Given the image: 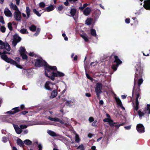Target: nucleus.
Returning a JSON list of instances; mask_svg holds the SVG:
<instances>
[{
	"label": "nucleus",
	"instance_id": "f257e3e1",
	"mask_svg": "<svg viewBox=\"0 0 150 150\" xmlns=\"http://www.w3.org/2000/svg\"><path fill=\"white\" fill-rule=\"evenodd\" d=\"M134 79V88L136 86V81H137L138 86L136 89L137 90L140 89V86L143 83V79L142 78L143 75V67L141 66L140 63H138L135 66Z\"/></svg>",
	"mask_w": 150,
	"mask_h": 150
},
{
	"label": "nucleus",
	"instance_id": "f03ea898",
	"mask_svg": "<svg viewBox=\"0 0 150 150\" xmlns=\"http://www.w3.org/2000/svg\"><path fill=\"white\" fill-rule=\"evenodd\" d=\"M35 67H39L44 66L45 70V76L47 73H50V70H57V68L55 66H51L49 65L42 58L37 59L35 64Z\"/></svg>",
	"mask_w": 150,
	"mask_h": 150
},
{
	"label": "nucleus",
	"instance_id": "7ed1b4c3",
	"mask_svg": "<svg viewBox=\"0 0 150 150\" xmlns=\"http://www.w3.org/2000/svg\"><path fill=\"white\" fill-rule=\"evenodd\" d=\"M65 76L64 73L60 71L57 70H50V73H46L45 76L52 81H54V80L55 77H62Z\"/></svg>",
	"mask_w": 150,
	"mask_h": 150
},
{
	"label": "nucleus",
	"instance_id": "20e7f679",
	"mask_svg": "<svg viewBox=\"0 0 150 150\" xmlns=\"http://www.w3.org/2000/svg\"><path fill=\"white\" fill-rule=\"evenodd\" d=\"M1 57L7 63L15 65L17 67L20 69L22 68V67L21 65H18L16 61L13 60L11 58H8L6 55L1 54Z\"/></svg>",
	"mask_w": 150,
	"mask_h": 150
},
{
	"label": "nucleus",
	"instance_id": "39448f33",
	"mask_svg": "<svg viewBox=\"0 0 150 150\" xmlns=\"http://www.w3.org/2000/svg\"><path fill=\"white\" fill-rule=\"evenodd\" d=\"M69 16L72 17L75 21L78 20V14L77 13V9L74 8H71Z\"/></svg>",
	"mask_w": 150,
	"mask_h": 150
},
{
	"label": "nucleus",
	"instance_id": "423d86ee",
	"mask_svg": "<svg viewBox=\"0 0 150 150\" xmlns=\"http://www.w3.org/2000/svg\"><path fill=\"white\" fill-rule=\"evenodd\" d=\"M140 89L139 90H137V89H135L134 87H133V91L132 92V96L133 97L134 96H136V101L139 102L138 98H139V99L141 98L140 96Z\"/></svg>",
	"mask_w": 150,
	"mask_h": 150
},
{
	"label": "nucleus",
	"instance_id": "0eeeda50",
	"mask_svg": "<svg viewBox=\"0 0 150 150\" xmlns=\"http://www.w3.org/2000/svg\"><path fill=\"white\" fill-rule=\"evenodd\" d=\"M13 15L14 18L16 21H20L21 20L22 17L21 13L20 11H15Z\"/></svg>",
	"mask_w": 150,
	"mask_h": 150
},
{
	"label": "nucleus",
	"instance_id": "6e6552de",
	"mask_svg": "<svg viewBox=\"0 0 150 150\" xmlns=\"http://www.w3.org/2000/svg\"><path fill=\"white\" fill-rule=\"evenodd\" d=\"M136 129L139 133H142L145 132L144 127L143 125L141 124H139L137 125Z\"/></svg>",
	"mask_w": 150,
	"mask_h": 150
},
{
	"label": "nucleus",
	"instance_id": "1a4fd4ad",
	"mask_svg": "<svg viewBox=\"0 0 150 150\" xmlns=\"http://www.w3.org/2000/svg\"><path fill=\"white\" fill-rule=\"evenodd\" d=\"M20 111L19 107H17L13 108L11 110H10L6 112L7 113L10 115H13Z\"/></svg>",
	"mask_w": 150,
	"mask_h": 150
},
{
	"label": "nucleus",
	"instance_id": "9d476101",
	"mask_svg": "<svg viewBox=\"0 0 150 150\" xmlns=\"http://www.w3.org/2000/svg\"><path fill=\"white\" fill-rule=\"evenodd\" d=\"M54 84V83L50 81H47L45 83L44 85L45 88L47 90L49 91H52L53 89V88H51L50 85V84L53 85Z\"/></svg>",
	"mask_w": 150,
	"mask_h": 150
},
{
	"label": "nucleus",
	"instance_id": "9b49d317",
	"mask_svg": "<svg viewBox=\"0 0 150 150\" xmlns=\"http://www.w3.org/2000/svg\"><path fill=\"white\" fill-rule=\"evenodd\" d=\"M96 87L95 88V92H102L101 89L102 87V84L100 82L96 83Z\"/></svg>",
	"mask_w": 150,
	"mask_h": 150
},
{
	"label": "nucleus",
	"instance_id": "f8f14e48",
	"mask_svg": "<svg viewBox=\"0 0 150 150\" xmlns=\"http://www.w3.org/2000/svg\"><path fill=\"white\" fill-rule=\"evenodd\" d=\"M144 7L146 10H150V0H146L144 2Z\"/></svg>",
	"mask_w": 150,
	"mask_h": 150
},
{
	"label": "nucleus",
	"instance_id": "ddd939ff",
	"mask_svg": "<svg viewBox=\"0 0 150 150\" xmlns=\"http://www.w3.org/2000/svg\"><path fill=\"white\" fill-rule=\"evenodd\" d=\"M4 13L6 16L8 17H11L12 16V13L11 11L6 8L5 9Z\"/></svg>",
	"mask_w": 150,
	"mask_h": 150
},
{
	"label": "nucleus",
	"instance_id": "4468645a",
	"mask_svg": "<svg viewBox=\"0 0 150 150\" xmlns=\"http://www.w3.org/2000/svg\"><path fill=\"white\" fill-rule=\"evenodd\" d=\"M114 58L115 59L114 61V63H116V64L119 65L122 63V61L119 59L118 56L116 55H114Z\"/></svg>",
	"mask_w": 150,
	"mask_h": 150
},
{
	"label": "nucleus",
	"instance_id": "2eb2a0df",
	"mask_svg": "<svg viewBox=\"0 0 150 150\" xmlns=\"http://www.w3.org/2000/svg\"><path fill=\"white\" fill-rule=\"evenodd\" d=\"M13 127L17 134H20L23 131L21 129L20 127H19L18 125H14Z\"/></svg>",
	"mask_w": 150,
	"mask_h": 150
},
{
	"label": "nucleus",
	"instance_id": "dca6fc26",
	"mask_svg": "<svg viewBox=\"0 0 150 150\" xmlns=\"http://www.w3.org/2000/svg\"><path fill=\"white\" fill-rule=\"evenodd\" d=\"M9 6L11 9H13V10L16 11H19L18 9V8L17 6L14 4L12 2H11L9 4Z\"/></svg>",
	"mask_w": 150,
	"mask_h": 150
},
{
	"label": "nucleus",
	"instance_id": "f3484780",
	"mask_svg": "<svg viewBox=\"0 0 150 150\" xmlns=\"http://www.w3.org/2000/svg\"><path fill=\"white\" fill-rule=\"evenodd\" d=\"M55 7V6H54L53 5H50L46 8V10L45 11L48 12L52 11L54 9Z\"/></svg>",
	"mask_w": 150,
	"mask_h": 150
},
{
	"label": "nucleus",
	"instance_id": "a211bd4d",
	"mask_svg": "<svg viewBox=\"0 0 150 150\" xmlns=\"http://www.w3.org/2000/svg\"><path fill=\"white\" fill-rule=\"evenodd\" d=\"M91 11V9L89 7H87L83 10V14L86 16H88L89 14Z\"/></svg>",
	"mask_w": 150,
	"mask_h": 150
},
{
	"label": "nucleus",
	"instance_id": "6ab92c4d",
	"mask_svg": "<svg viewBox=\"0 0 150 150\" xmlns=\"http://www.w3.org/2000/svg\"><path fill=\"white\" fill-rule=\"evenodd\" d=\"M13 40L19 42H20L21 39V38L19 36L18 34L17 33H16L13 36Z\"/></svg>",
	"mask_w": 150,
	"mask_h": 150
},
{
	"label": "nucleus",
	"instance_id": "aec40b11",
	"mask_svg": "<svg viewBox=\"0 0 150 150\" xmlns=\"http://www.w3.org/2000/svg\"><path fill=\"white\" fill-rule=\"evenodd\" d=\"M57 93H58L57 90L55 89L53 90L52 92L50 98H52L56 97L57 95Z\"/></svg>",
	"mask_w": 150,
	"mask_h": 150
},
{
	"label": "nucleus",
	"instance_id": "412c9836",
	"mask_svg": "<svg viewBox=\"0 0 150 150\" xmlns=\"http://www.w3.org/2000/svg\"><path fill=\"white\" fill-rule=\"evenodd\" d=\"M17 144L20 147H23L24 146V144L22 141L20 139L18 138L17 140Z\"/></svg>",
	"mask_w": 150,
	"mask_h": 150
},
{
	"label": "nucleus",
	"instance_id": "4be33fe9",
	"mask_svg": "<svg viewBox=\"0 0 150 150\" xmlns=\"http://www.w3.org/2000/svg\"><path fill=\"white\" fill-rule=\"evenodd\" d=\"M93 21V19L91 18H88L85 21L86 24L88 25H91Z\"/></svg>",
	"mask_w": 150,
	"mask_h": 150
},
{
	"label": "nucleus",
	"instance_id": "5701e85b",
	"mask_svg": "<svg viewBox=\"0 0 150 150\" xmlns=\"http://www.w3.org/2000/svg\"><path fill=\"white\" fill-rule=\"evenodd\" d=\"M4 46V48L7 51H9L11 50V47L9 44L6 42L5 43Z\"/></svg>",
	"mask_w": 150,
	"mask_h": 150
},
{
	"label": "nucleus",
	"instance_id": "b1692460",
	"mask_svg": "<svg viewBox=\"0 0 150 150\" xmlns=\"http://www.w3.org/2000/svg\"><path fill=\"white\" fill-rule=\"evenodd\" d=\"M30 9L29 7L28 6H27L26 7V13L27 15V19H28L30 17Z\"/></svg>",
	"mask_w": 150,
	"mask_h": 150
},
{
	"label": "nucleus",
	"instance_id": "393cba45",
	"mask_svg": "<svg viewBox=\"0 0 150 150\" xmlns=\"http://www.w3.org/2000/svg\"><path fill=\"white\" fill-rule=\"evenodd\" d=\"M115 101L117 102V105L119 106L122 104V102L118 97H115Z\"/></svg>",
	"mask_w": 150,
	"mask_h": 150
},
{
	"label": "nucleus",
	"instance_id": "a878e982",
	"mask_svg": "<svg viewBox=\"0 0 150 150\" xmlns=\"http://www.w3.org/2000/svg\"><path fill=\"white\" fill-rule=\"evenodd\" d=\"M30 30L32 32H34L36 30L37 28L36 26L34 24L30 26L29 27Z\"/></svg>",
	"mask_w": 150,
	"mask_h": 150
},
{
	"label": "nucleus",
	"instance_id": "bb28decb",
	"mask_svg": "<svg viewBox=\"0 0 150 150\" xmlns=\"http://www.w3.org/2000/svg\"><path fill=\"white\" fill-rule=\"evenodd\" d=\"M47 133L50 136L52 137H56L57 135L56 133L52 131L49 130L47 132Z\"/></svg>",
	"mask_w": 150,
	"mask_h": 150
},
{
	"label": "nucleus",
	"instance_id": "cd10ccee",
	"mask_svg": "<svg viewBox=\"0 0 150 150\" xmlns=\"http://www.w3.org/2000/svg\"><path fill=\"white\" fill-rule=\"evenodd\" d=\"M24 143L26 145L30 146L32 144V142L29 139H26L24 141Z\"/></svg>",
	"mask_w": 150,
	"mask_h": 150
},
{
	"label": "nucleus",
	"instance_id": "c85d7f7f",
	"mask_svg": "<svg viewBox=\"0 0 150 150\" xmlns=\"http://www.w3.org/2000/svg\"><path fill=\"white\" fill-rule=\"evenodd\" d=\"M119 65L117 64H113L111 66V68L114 71H115L117 69Z\"/></svg>",
	"mask_w": 150,
	"mask_h": 150
},
{
	"label": "nucleus",
	"instance_id": "c756f323",
	"mask_svg": "<svg viewBox=\"0 0 150 150\" xmlns=\"http://www.w3.org/2000/svg\"><path fill=\"white\" fill-rule=\"evenodd\" d=\"M135 105H134V110L137 111L139 109V102L135 101Z\"/></svg>",
	"mask_w": 150,
	"mask_h": 150
},
{
	"label": "nucleus",
	"instance_id": "7c9ffc66",
	"mask_svg": "<svg viewBox=\"0 0 150 150\" xmlns=\"http://www.w3.org/2000/svg\"><path fill=\"white\" fill-rule=\"evenodd\" d=\"M91 34L94 37H96V30L94 29H91L90 30Z\"/></svg>",
	"mask_w": 150,
	"mask_h": 150
},
{
	"label": "nucleus",
	"instance_id": "2f4dec72",
	"mask_svg": "<svg viewBox=\"0 0 150 150\" xmlns=\"http://www.w3.org/2000/svg\"><path fill=\"white\" fill-rule=\"evenodd\" d=\"M109 123L110 126L111 127H113L114 124L116 123V122H113V120L110 118L109 119Z\"/></svg>",
	"mask_w": 150,
	"mask_h": 150
},
{
	"label": "nucleus",
	"instance_id": "473e14b6",
	"mask_svg": "<svg viewBox=\"0 0 150 150\" xmlns=\"http://www.w3.org/2000/svg\"><path fill=\"white\" fill-rule=\"evenodd\" d=\"M64 6L63 5H59L56 8L57 10V11H59V13H60V11H62L64 8Z\"/></svg>",
	"mask_w": 150,
	"mask_h": 150
},
{
	"label": "nucleus",
	"instance_id": "72a5a7b5",
	"mask_svg": "<svg viewBox=\"0 0 150 150\" xmlns=\"http://www.w3.org/2000/svg\"><path fill=\"white\" fill-rule=\"evenodd\" d=\"M80 141V139L79 135L78 134H76L75 137V142L76 143H79Z\"/></svg>",
	"mask_w": 150,
	"mask_h": 150
},
{
	"label": "nucleus",
	"instance_id": "f704fd0d",
	"mask_svg": "<svg viewBox=\"0 0 150 150\" xmlns=\"http://www.w3.org/2000/svg\"><path fill=\"white\" fill-rule=\"evenodd\" d=\"M25 47H20V50H19L20 53V54H24L25 53Z\"/></svg>",
	"mask_w": 150,
	"mask_h": 150
},
{
	"label": "nucleus",
	"instance_id": "c9c22d12",
	"mask_svg": "<svg viewBox=\"0 0 150 150\" xmlns=\"http://www.w3.org/2000/svg\"><path fill=\"white\" fill-rule=\"evenodd\" d=\"M33 12L35 14L38 16L40 17L41 16V14L36 9H33Z\"/></svg>",
	"mask_w": 150,
	"mask_h": 150
},
{
	"label": "nucleus",
	"instance_id": "e433bc0d",
	"mask_svg": "<svg viewBox=\"0 0 150 150\" xmlns=\"http://www.w3.org/2000/svg\"><path fill=\"white\" fill-rule=\"evenodd\" d=\"M20 33L23 34H25L28 33V31L25 28L21 29L20 30Z\"/></svg>",
	"mask_w": 150,
	"mask_h": 150
},
{
	"label": "nucleus",
	"instance_id": "4c0bfd02",
	"mask_svg": "<svg viewBox=\"0 0 150 150\" xmlns=\"http://www.w3.org/2000/svg\"><path fill=\"white\" fill-rule=\"evenodd\" d=\"M138 113L140 118L142 116H144V113L141 111L140 110H138Z\"/></svg>",
	"mask_w": 150,
	"mask_h": 150
},
{
	"label": "nucleus",
	"instance_id": "58836bf2",
	"mask_svg": "<svg viewBox=\"0 0 150 150\" xmlns=\"http://www.w3.org/2000/svg\"><path fill=\"white\" fill-rule=\"evenodd\" d=\"M36 32L34 34V35L35 36H37L39 34L41 30V29L39 28H38L36 29Z\"/></svg>",
	"mask_w": 150,
	"mask_h": 150
},
{
	"label": "nucleus",
	"instance_id": "ea45409f",
	"mask_svg": "<svg viewBox=\"0 0 150 150\" xmlns=\"http://www.w3.org/2000/svg\"><path fill=\"white\" fill-rule=\"evenodd\" d=\"M36 32L34 34V35L35 36H37L39 34L41 30V29L39 28H38L36 29Z\"/></svg>",
	"mask_w": 150,
	"mask_h": 150
},
{
	"label": "nucleus",
	"instance_id": "a19ab883",
	"mask_svg": "<svg viewBox=\"0 0 150 150\" xmlns=\"http://www.w3.org/2000/svg\"><path fill=\"white\" fill-rule=\"evenodd\" d=\"M8 27L10 31H12L13 30V27L12 26V23L11 22L8 23Z\"/></svg>",
	"mask_w": 150,
	"mask_h": 150
},
{
	"label": "nucleus",
	"instance_id": "79ce46f5",
	"mask_svg": "<svg viewBox=\"0 0 150 150\" xmlns=\"http://www.w3.org/2000/svg\"><path fill=\"white\" fill-rule=\"evenodd\" d=\"M77 149H79L80 150H85L84 146L82 144H81L77 148Z\"/></svg>",
	"mask_w": 150,
	"mask_h": 150
},
{
	"label": "nucleus",
	"instance_id": "37998d69",
	"mask_svg": "<svg viewBox=\"0 0 150 150\" xmlns=\"http://www.w3.org/2000/svg\"><path fill=\"white\" fill-rule=\"evenodd\" d=\"M21 55V56L22 59H24L27 60L28 59V57L27 56L25 53L22 54H20Z\"/></svg>",
	"mask_w": 150,
	"mask_h": 150
},
{
	"label": "nucleus",
	"instance_id": "c03bdc74",
	"mask_svg": "<svg viewBox=\"0 0 150 150\" xmlns=\"http://www.w3.org/2000/svg\"><path fill=\"white\" fill-rule=\"evenodd\" d=\"M45 6V4L43 2H40L39 4V6L40 8H44Z\"/></svg>",
	"mask_w": 150,
	"mask_h": 150
},
{
	"label": "nucleus",
	"instance_id": "a18cd8bd",
	"mask_svg": "<svg viewBox=\"0 0 150 150\" xmlns=\"http://www.w3.org/2000/svg\"><path fill=\"white\" fill-rule=\"evenodd\" d=\"M6 28L4 26H1L0 28V30L1 32L2 33H5L6 31Z\"/></svg>",
	"mask_w": 150,
	"mask_h": 150
},
{
	"label": "nucleus",
	"instance_id": "49530a36",
	"mask_svg": "<svg viewBox=\"0 0 150 150\" xmlns=\"http://www.w3.org/2000/svg\"><path fill=\"white\" fill-rule=\"evenodd\" d=\"M81 37L84 40L85 42H87L88 41V38L87 37L86 35H81Z\"/></svg>",
	"mask_w": 150,
	"mask_h": 150
},
{
	"label": "nucleus",
	"instance_id": "de8ad7c7",
	"mask_svg": "<svg viewBox=\"0 0 150 150\" xmlns=\"http://www.w3.org/2000/svg\"><path fill=\"white\" fill-rule=\"evenodd\" d=\"M97 96V98L98 99L100 100V94L101 93H102V92H95Z\"/></svg>",
	"mask_w": 150,
	"mask_h": 150
},
{
	"label": "nucleus",
	"instance_id": "09e8293b",
	"mask_svg": "<svg viewBox=\"0 0 150 150\" xmlns=\"http://www.w3.org/2000/svg\"><path fill=\"white\" fill-rule=\"evenodd\" d=\"M146 110L148 111V114H150V104H147L146 105Z\"/></svg>",
	"mask_w": 150,
	"mask_h": 150
},
{
	"label": "nucleus",
	"instance_id": "8fccbe9b",
	"mask_svg": "<svg viewBox=\"0 0 150 150\" xmlns=\"http://www.w3.org/2000/svg\"><path fill=\"white\" fill-rule=\"evenodd\" d=\"M0 22L2 24H4L5 23L3 17L1 16H0Z\"/></svg>",
	"mask_w": 150,
	"mask_h": 150
},
{
	"label": "nucleus",
	"instance_id": "3c124183",
	"mask_svg": "<svg viewBox=\"0 0 150 150\" xmlns=\"http://www.w3.org/2000/svg\"><path fill=\"white\" fill-rule=\"evenodd\" d=\"M28 113V112L26 110H25L22 112H21L19 113L20 115H25L26 114Z\"/></svg>",
	"mask_w": 150,
	"mask_h": 150
},
{
	"label": "nucleus",
	"instance_id": "603ef678",
	"mask_svg": "<svg viewBox=\"0 0 150 150\" xmlns=\"http://www.w3.org/2000/svg\"><path fill=\"white\" fill-rule=\"evenodd\" d=\"M20 111H22L25 109V107L24 105L22 104L20 105V107H19Z\"/></svg>",
	"mask_w": 150,
	"mask_h": 150
},
{
	"label": "nucleus",
	"instance_id": "864d4df0",
	"mask_svg": "<svg viewBox=\"0 0 150 150\" xmlns=\"http://www.w3.org/2000/svg\"><path fill=\"white\" fill-rule=\"evenodd\" d=\"M28 126L25 125H21L20 126V127L21 129L26 128Z\"/></svg>",
	"mask_w": 150,
	"mask_h": 150
},
{
	"label": "nucleus",
	"instance_id": "5fc2aeb1",
	"mask_svg": "<svg viewBox=\"0 0 150 150\" xmlns=\"http://www.w3.org/2000/svg\"><path fill=\"white\" fill-rule=\"evenodd\" d=\"M19 42V41H16L15 40H13V41L12 42V43L13 46H15L16 45L17 43Z\"/></svg>",
	"mask_w": 150,
	"mask_h": 150
},
{
	"label": "nucleus",
	"instance_id": "6e6d98bb",
	"mask_svg": "<svg viewBox=\"0 0 150 150\" xmlns=\"http://www.w3.org/2000/svg\"><path fill=\"white\" fill-rule=\"evenodd\" d=\"M88 120L90 122H92L94 121V119L93 117H91L89 118Z\"/></svg>",
	"mask_w": 150,
	"mask_h": 150
},
{
	"label": "nucleus",
	"instance_id": "4d7b16f0",
	"mask_svg": "<svg viewBox=\"0 0 150 150\" xmlns=\"http://www.w3.org/2000/svg\"><path fill=\"white\" fill-rule=\"evenodd\" d=\"M97 120H95L92 124V125L94 127H96L97 126V125H96V123L97 122Z\"/></svg>",
	"mask_w": 150,
	"mask_h": 150
},
{
	"label": "nucleus",
	"instance_id": "13d9d810",
	"mask_svg": "<svg viewBox=\"0 0 150 150\" xmlns=\"http://www.w3.org/2000/svg\"><path fill=\"white\" fill-rule=\"evenodd\" d=\"M15 60L16 61V62L18 64V65L19 64L18 63H19L20 62V58L19 57H16L15 58Z\"/></svg>",
	"mask_w": 150,
	"mask_h": 150
},
{
	"label": "nucleus",
	"instance_id": "bf43d9fd",
	"mask_svg": "<svg viewBox=\"0 0 150 150\" xmlns=\"http://www.w3.org/2000/svg\"><path fill=\"white\" fill-rule=\"evenodd\" d=\"M125 22L127 23H129L130 22V19L129 18H127L125 20Z\"/></svg>",
	"mask_w": 150,
	"mask_h": 150
},
{
	"label": "nucleus",
	"instance_id": "052dcab7",
	"mask_svg": "<svg viewBox=\"0 0 150 150\" xmlns=\"http://www.w3.org/2000/svg\"><path fill=\"white\" fill-rule=\"evenodd\" d=\"M2 141L4 142H7V139L6 137H3L2 138Z\"/></svg>",
	"mask_w": 150,
	"mask_h": 150
},
{
	"label": "nucleus",
	"instance_id": "680f3d73",
	"mask_svg": "<svg viewBox=\"0 0 150 150\" xmlns=\"http://www.w3.org/2000/svg\"><path fill=\"white\" fill-rule=\"evenodd\" d=\"M131 126H126L124 127L127 130H129L131 128Z\"/></svg>",
	"mask_w": 150,
	"mask_h": 150
},
{
	"label": "nucleus",
	"instance_id": "e2e57ef3",
	"mask_svg": "<svg viewBox=\"0 0 150 150\" xmlns=\"http://www.w3.org/2000/svg\"><path fill=\"white\" fill-rule=\"evenodd\" d=\"M10 53L6 51H4V52H1V54L0 55H1V54H4V55H5L6 54H9Z\"/></svg>",
	"mask_w": 150,
	"mask_h": 150
},
{
	"label": "nucleus",
	"instance_id": "0e129e2a",
	"mask_svg": "<svg viewBox=\"0 0 150 150\" xmlns=\"http://www.w3.org/2000/svg\"><path fill=\"white\" fill-rule=\"evenodd\" d=\"M71 101H68V100L67 101L65 102V105H67V106H69L70 103H71Z\"/></svg>",
	"mask_w": 150,
	"mask_h": 150
},
{
	"label": "nucleus",
	"instance_id": "69168bd1",
	"mask_svg": "<svg viewBox=\"0 0 150 150\" xmlns=\"http://www.w3.org/2000/svg\"><path fill=\"white\" fill-rule=\"evenodd\" d=\"M35 54L34 52H30L29 53V55L31 57H33L34 56Z\"/></svg>",
	"mask_w": 150,
	"mask_h": 150
},
{
	"label": "nucleus",
	"instance_id": "338daca9",
	"mask_svg": "<svg viewBox=\"0 0 150 150\" xmlns=\"http://www.w3.org/2000/svg\"><path fill=\"white\" fill-rule=\"evenodd\" d=\"M109 118H105V119H103V121L105 122H109Z\"/></svg>",
	"mask_w": 150,
	"mask_h": 150
},
{
	"label": "nucleus",
	"instance_id": "774afa93",
	"mask_svg": "<svg viewBox=\"0 0 150 150\" xmlns=\"http://www.w3.org/2000/svg\"><path fill=\"white\" fill-rule=\"evenodd\" d=\"M114 127L117 128H119L120 127L119 124H117V123L116 122V123L114 124Z\"/></svg>",
	"mask_w": 150,
	"mask_h": 150
}]
</instances>
